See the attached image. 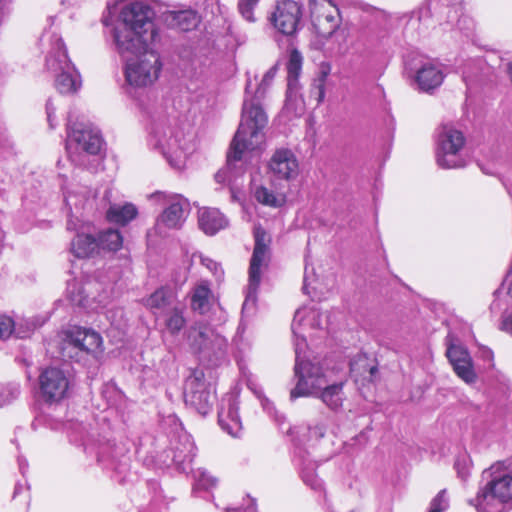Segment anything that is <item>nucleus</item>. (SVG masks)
<instances>
[{
  "instance_id": "9",
  "label": "nucleus",
  "mask_w": 512,
  "mask_h": 512,
  "mask_svg": "<svg viewBox=\"0 0 512 512\" xmlns=\"http://www.w3.org/2000/svg\"><path fill=\"white\" fill-rule=\"evenodd\" d=\"M255 246L249 267V284L246 290L245 300L242 305V313L249 315L256 306L257 291L261 281L262 267L267 265L268 244L265 231L257 227L254 230Z\"/></svg>"
},
{
  "instance_id": "29",
  "label": "nucleus",
  "mask_w": 512,
  "mask_h": 512,
  "mask_svg": "<svg viewBox=\"0 0 512 512\" xmlns=\"http://www.w3.org/2000/svg\"><path fill=\"white\" fill-rule=\"evenodd\" d=\"M302 55L297 50H292L287 63V93L291 95L297 90L298 77L302 69Z\"/></svg>"
},
{
  "instance_id": "47",
  "label": "nucleus",
  "mask_w": 512,
  "mask_h": 512,
  "mask_svg": "<svg viewBox=\"0 0 512 512\" xmlns=\"http://www.w3.org/2000/svg\"><path fill=\"white\" fill-rule=\"evenodd\" d=\"M430 18V7H420L417 11H414L411 15L409 22L414 24L416 22L423 23L427 26V21Z\"/></svg>"
},
{
  "instance_id": "49",
  "label": "nucleus",
  "mask_w": 512,
  "mask_h": 512,
  "mask_svg": "<svg viewBox=\"0 0 512 512\" xmlns=\"http://www.w3.org/2000/svg\"><path fill=\"white\" fill-rule=\"evenodd\" d=\"M500 329L510 335H512V311L505 312L502 315Z\"/></svg>"
},
{
  "instance_id": "54",
  "label": "nucleus",
  "mask_w": 512,
  "mask_h": 512,
  "mask_svg": "<svg viewBox=\"0 0 512 512\" xmlns=\"http://www.w3.org/2000/svg\"><path fill=\"white\" fill-rule=\"evenodd\" d=\"M249 501H250V503L247 505V507L244 510L229 509V510H227V512H256V507H255L254 501L252 499H250Z\"/></svg>"
},
{
  "instance_id": "15",
  "label": "nucleus",
  "mask_w": 512,
  "mask_h": 512,
  "mask_svg": "<svg viewBox=\"0 0 512 512\" xmlns=\"http://www.w3.org/2000/svg\"><path fill=\"white\" fill-rule=\"evenodd\" d=\"M275 75L276 68L272 67L265 72L260 82H258L256 76L254 77V82L250 77H248L245 87V97L242 107L241 122L244 121V114L246 108L249 111V114L253 117L256 116V111L259 110L264 114V117L266 119L263 125V129L265 128L268 122V117L263 107L261 106V100L265 97L267 90L272 85Z\"/></svg>"
},
{
  "instance_id": "57",
  "label": "nucleus",
  "mask_w": 512,
  "mask_h": 512,
  "mask_svg": "<svg viewBox=\"0 0 512 512\" xmlns=\"http://www.w3.org/2000/svg\"><path fill=\"white\" fill-rule=\"evenodd\" d=\"M376 371V367H371L370 368V374L373 375Z\"/></svg>"
},
{
  "instance_id": "45",
  "label": "nucleus",
  "mask_w": 512,
  "mask_h": 512,
  "mask_svg": "<svg viewBox=\"0 0 512 512\" xmlns=\"http://www.w3.org/2000/svg\"><path fill=\"white\" fill-rule=\"evenodd\" d=\"M256 2H252L249 0H240L238 4V9L243 18L249 22H254V14L253 10L256 6Z\"/></svg>"
},
{
  "instance_id": "23",
  "label": "nucleus",
  "mask_w": 512,
  "mask_h": 512,
  "mask_svg": "<svg viewBox=\"0 0 512 512\" xmlns=\"http://www.w3.org/2000/svg\"><path fill=\"white\" fill-rule=\"evenodd\" d=\"M198 223L200 229L213 236L228 226V220L223 213L216 208H203L199 210Z\"/></svg>"
},
{
  "instance_id": "27",
  "label": "nucleus",
  "mask_w": 512,
  "mask_h": 512,
  "mask_svg": "<svg viewBox=\"0 0 512 512\" xmlns=\"http://www.w3.org/2000/svg\"><path fill=\"white\" fill-rule=\"evenodd\" d=\"M138 210L132 203L112 204L106 212V217L109 222L119 225H126L136 218Z\"/></svg>"
},
{
  "instance_id": "34",
  "label": "nucleus",
  "mask_w": 512,
  "mask_h": 512,
  "mask_svg": "<svg viewBox=\"0 0 512 512\" xmlns=\"http://www.w3.org/2000/svg\"><path fill=\"white\" fill-rule=\"evenodd\" d=\"M463 80L466 84V102L467 109L472 108L475 104L478 90L479 80L477 75H472L466 68L463 71Z\"/></svg>"
},
{
  "instance_id": "38",
  "label": "nucleus",
  "mask_w": 512,
  "mask_h": 512,
  "mask_svg": "<svg viewBox=\"0 0 512 512\" xmlns=\"http://www.w3.org/2000/svg\"><path fill=\"white\" fill-rule=\"evenodd\" d=\"M106 318L118 331H123L127 324L124 309L122 307H111L106 311Z\"/></svg>"
},
{
  "instance_id": "40",
  "label": "nucleus",
  "mask_w": 512,
  "mask_h": 512,
  "mask_svg": "<svg viewBox=\"0 0 512 512\" xmlns=\"http://www.w3.org/2000/svg\"><path fill=\"white\" fill-rule=\"evenodd\" d=\"M301 477L303 482L310 486L314 490H318L322 488V481L318 478L315 473L314 467L303 466L301 468Z\"/></svg>"
},
{
  "instance_id": "21",
  "label": "nucleus",
  "mask_w": 512,
  "mask_h": 512,
  "mask_svg": "<svg viewBox=\"0 0 512 512\" xmlns=\"http://www.w3.org/2000/svg\"><path fill=\"white\" fill-rule=\"evenodd\" d=\"M269 171L278 179L291 180L298 176L299 163L295 154L287 148L277 149L269 161Z\"/></svg>"
},
{
  "instance_id": "10",
  "label": "nucleus",
  "mask_w": 512,
  "mask_h": 512,
  "mask_svg": "<svg viewBox=\"0 0 512 512\" xmlns=\"http://www.w3.org/2000/svg\"><path fill=\"white\" fill-rule=\"evenodd\" d=\"M102 351L101 335L89 328L80 326L70 327L65 331L62 355L78 359L83 355H96Z\"/></svg>"
},
{
  "instance_id": "51",
  "label": "nucleus",
  "mask_w": 512,
  "mask_h": 512,
  "mask_svg": "<svg viewBox=\"0 0 512 512\" xmlns=\"http://www.w3.org/2000/svg\"><path fill=\"white\" fill-rule=\"evenodd\" d=\"M481 353H482V366L487 363L488 367H493L494 366V364H493L494 355H493L492 350L489 349L488 347L482 345Z\"/></svg>"
},
{
  "instance_id": "12",
  "label": "nucleus",
  "mask_w": 512,
  "mask_h": 512,
  "mask_svg": "<svg viewBox=\"0 0 512 512\" xmlns=\"http://www.w3.org/2000/svg\"><path fill=\"white\" fill-rule=\"evenodd\" d=\"M185 403L194 408L199 414L206 415L215 402L212 386L205 381L204 372L194 369L187 377L184 390Z\"/></svg>"
},
{
  "instance_id": "39",
  "label": "nucleus",
  "mask_w": 512,
  "mask_h": 512,
  "mask_svg": "<svg viewBox=\"0 0 512 512\" xmlns=\"http://www.w3.org/2000/svg\"><path fill=\"white\" fill-rule=\"evenodd\" d=\"M67 295L73 305L85 306L87 297L84 295L80 285L76 282L69 283L67 287Z\"/></svg>"
},
{
  "instance_id": "6",
  "label": "nucleus",
  "mask_w": 512,
  "mask_h": 512,
  "mask_svg": "<svg viewBox=\"0 0 512 512\" xmlns=\"http://www.w3.org/2000/svg\"><path fill=\"white\" fill-rule=\"evenodd\" d=\"M150 202L162 207V213L157 217L155 231L159 235H165L168 230L180 229L190 212V203L181 194L164 191H156L148 196Z\"/></svg>"
},
{
  "instance_id": "31",
  "label": "nucleus",
  "mask_w": 512,
  "mask_h": 512,
  "mask_svg": "<svg viewBox=\"0 0 512 512\" xmlns=\"http://www.w3.org/2000/svg\"><path fill=\"white\" fill-rule=\"evenodd\" d=\"M97 246L98 252L103 251H117L122 247L123 237L116 229L109 228L98 234Z\"/></svg>"
},
{
  "instance_id": "59",
  "label": "nucleus",
  "mask_w": 512,
  "mask_h": 512,
  "mask_svg": "<svg viewBox=\"0 0 512 512\" xmlns=\"http://www.w3.org/2000/svg\"><path fill=\"white\" fill-rule=\"evenodd\" d=\"M50 427H51L52 429H57V428H58V426H57V425H54V424H50Z\"/></svg>"
},
{
  "instance_id": "42",
  "label": "nucleus",
  "mask_w": 512,
  "mask_h": 512,
  "mask_svg": "<svg viewBox=\"0 0 512 512\" xmlns=\"http://www.w3.org/2000/svg\"><path fill=\"white\" fill-rule=\"evenodd\" d=\"M217 480L206 471L199 470L195 474V488L209 490L216 485Z\"/></svg>"
},
{
  "instance_id": "16",
  "label": "nucleus",
  "mask_w": 512,
  "mask_h": 512,
  "mask_svg": "<svg viewBox=\"0 0 512 512\" xmlns=\"http://www.w3.org/2000/svg\"><path fill=\"white\" fill-rule=\"evenodd\" d=\"M302 4L295 0L277 3L270 21L274 28L285 36L295 35L301 28Z\"/></svg>"
},
{
  "instance_id": "30",
  "label": "nucleus",
  "mask_w": 512,
  "mask_h": 512,
  "mask_svg": "<svg viewBox=\"0 0 512 512\" xmlns=\"http://www.w3.org/2000/svg\"><path fill=\"white\" fill-rule=\"evenodd\" d=\"M498 383L497 406L502 410L503 414H512V386L502 374H495Z\"/></svg>"
},
{
  "instance_id": "37",
  "label": "nucleus",
  "mask_w": 512,
  "mask_h": 512,
  "mask_svg": "<svg viewBox=\"0 0 512 512\" xmlns=\"http://www.w3.org/2000/svg\"><path fill=\"white\" fill-rule=\"evenodd\" d=\"M69 430V437L71 442H80L81 445L84 446L85 450H88L93 444L91 435L86 432L85 427L82 424H71Z\"/></svg>"
},
{
  "instance_id": "52",
  "label": "nucleus",
  "mask_w": 512,
  "mask_h": 512,
  "mask_svg": "<svg viewBox=\"0 0 512 512\" xmlns=\"http://www.w3.org/2000/svg\"><path fill=\"white\" fill-rule=\"evenodd\" d=\"M254 393L260 400L263 409L270 412L272 409V403L269 401V399L263 395V392L261 390H254Z\"/></svg>"
},
{
  "instance_id": "61",
  "label": "nucleus",
  "mask_w": 512,
  "mask_h": 512,
  "mask_svg": "<svg viewBox=\"0 0 512 512\" xmlns=\"http://www.w3.org/2000/svg\"><path fill=\"white\" fill-rule=\"evenodd\" d=\"M495 307H496V303L494 302V303L491 305V309L493 310V309H495Z\"/></svg>"
},
{
  "instance_id": "22",
  "label": "nucleus",
  "mask_w": 512,
  "mask_h": 512,
  "mask_svg": "<svg viewBox=\"0 0 512 512\" xmlns=\"http://www.w3.org/2000/svg\"><path fill=\"white\" fill-rule=\"evenodd\" d=\"M444 77L443 66L428 61L417 70L415 80L421 91L431 92L442 84Z\"/></svg>"
},
{
  "instance_id": "50",
  "label": "nucleus",
  "mask_w": 512,
  "mask_h": 512,
  "mask_svg": "<svg viewBox=\"0 0 512 512\" xmlns=\"http://www.w3.org/2000/svg\"><path fill=\"white\" fill-rule=\"evenodd\" d=\"M55 111H56V107L54 106L53 101L51 99H48L46 102V114H47V121H48L49 127L51 129H54L57 125L54 122Z\"/></svg>"
},
{
  "instance_id": "44",
  "label": "nucleus",
  "mask_w": 512,
  "mask_h": 512,
  "mask_svg": "<svg viewBox=\"0 0 512 512\" xmlns=\"http://www.w3.org/2000/svg\"><path fill=\"white\" fill-rule=\"evenodd\" d=\"M449 502L446 495V490H441L436 497L432 500L428 512H443L448 508Z\"/></svg>"
},
{
  "instance_id": "11",
  "label": "nucleus",
  "mask_w": 512,
  "mask_h": 512,
  "mask_svg": "<svg viewBox=\"0 0 512 512\" xmlns=\"http://www.w3.org/2000/svg\"><path fill=\"white\" fill-rule=\"evenodd\" d=\"M67 134V149L75 145L76 150L90 155H97L102 149L103 139L99 130L91 124L74 121L72 112L68 114Z\"/></svg>"
},
{
  "instance_id": "26",
  "label": "nucleus",
  "mask_w": 512,
  "mask_h": 512,
  "mask_svg": "<svg viewBox=\"0 0 512 512\" xmlns=\"http://www.w3.org/2000/svg\"><path fill=\"white\" fill-rule=\"evenodd\" d=\"M212 293L209 284L201 281L197 284L191 293V308L200 314H205L211 307Z\"/></svg>"
},
{
  "instance_id": "20",
  "label": "nucleus",
  "mask_w": 512,
  "mask_h": 512,
  "mask_svg": "<svg viewBox=\"0 0 512 512\" xmlns=\"http://www.w3.org/2000/svg\"><path fill=\"white\" fill-rule=\"evenodd\" d=\"M218 423L222 430L232 437H239L242 433V422L239 415V400L234 395L222 399L218 412Z\"/></svg>"
},
{
  "instance_id": "8",
  "label": "nucleus",
  "mask_w": 512,
  "mask_h": 512,
  "mask_svg": "<svg viewBox=\"0 0 512 512\" xmlns=\"http://www.w3.org/2000/svg\"><path fill=\"white\" fill-rule=\"evenodd\" d=\"M465 146L463 133L452 126H443L436 140V163L443 169L465 167L467 162L462 152Z\"/></svg>"
},
{
  "instance_id": "2",
  "label": "nucleus",
  "mask_w": 512,
  "mask_h": 512,
  "mask_svg": "<svg viewBox=\"0 0 512 512\" xmlns=\"http://www.w3.org/2000/svg\"><path fill=\"white\" fill-rule=\"evenodd\" d=\"M331 324V315L328 312H320L318 309L310 307H302L295 312L291 325L295 338L294 378L296 379V385L290 391L292 401L299 397H315L326 385L327 378L322 367L302 358V353L307 347L302 332L306 327L329 329Z\"/></svg>"
},
{
  "instance_id": "14",
  "label": "nucleus",
  "mask_w": 512,
  "mask_h": 512,
  "mask_svg": "<svg viewBox=\"0 0 512 512\" xmlns=\"http://www.w3.org/2000/svg\"><path fill=\"white\" fill-rule=\"evenodd\" d=\"M310 12L311 23L319 36L330 37L339 27V10L331 0H311Z\"/></svg>"
},
{
  "instance_id": "36",
  "label": "nucleus",
  "mask_w": 512,
  "mask_h": 512,
  "mask_svg": "<svg viewBox=\"0 0 512 512\" xmlns=\"http://www.w3.org/2000/svg\"><path fill=\"white\" fill-rule=\"evenodd\" d=\"M462 0H431L430 6L436 8L437 6L448 8L447 22L454 23L458 21L459 12L461 11Z\"/></svg>"
},
{
  "instance_id": "5",
  "label": "nucleus",
  "mask_w": 512,
  "mask_h": 512,
  "mask_svg": "<svg viewBox=\"0 0 512 512\" xmlns=\"http://www.w3.org/2000/svg\"><path fill=\"white\" fill-rule=\"evenodd\" d=\"M50 49L46 57L47 69L55 74V87L62 94L76 92L81 79L75 66L68 58L67 49L61 36L53 33L49 37Z\"/></svg>"
},
{
  "instance_id": "4",
  "label": "nucleus",
  "mask_w": 512,
  "mask_h": 512,
  "mask_svg": "<svg viewBox=\"0 0 512 512\" xmlns=\"http://www.w3.org/2000/svg\"><path fill=\"white\" fill-rule=\"evenodd\" d=\"M148 142L164 156L173 169L178 171L185 168L187 157L194 150L191 137H187L177 127L175 120L172 123L165 116L152 121Z\"/></svg>"
},
{
  "instance_id": "25",
  "label": "nucleus",
  "mask_w": 512,
  "mask_h": 512,
  "mask_svg": "<svg viewBox=\"0 0 512 512\" xmlns=\"http://www.w3.org/2000/svg\"><path fill=\"white\" fill-rule=\"evenodd\" d=\"M343 386V382L333 384L327 382L315 397L319 398L329 409L337 411L342 407L345 400Z\"/></svg>"
},
{
  "instance_id": "60",
  "label": "nucleus",
  "mask_w": 512,
  "mask_h": 512,
  "mask_svg": "<svg viewBox=\"0 0 512 512\" xmlns=\"http://www.w3.org/2000/svg\"><path fill=\"white\" fill-rule=\"evenodd\" d=\"M18 490H19V486H16L15 491H14V496L18 493Z\"/></svg>"
},
{
  "instance_id": "35",
  "label": "nucleus",
  "mask_w": 512,
  "mask_h": 512,
  "mask_svg": "<svg viewBox=\"0 0 512 512\" xmlns=\"http://www.w3.org/2000/svg\"><path fill=\"white\" fill-rule=\"evenodd\" d=\"M20 395V384L0 383V407L11 404Z\"/></svg>"
},
{
  "instance_id": "58",
  "label": "nucleus",
  "mask_w": 512,
  "mask_h": 512,
  "mask_svg": "<svg viewBox=\"0 0 512 512\" xmlns=\"http://www.w3.org/2000/svg\"><path fill=\"white\" fill-rule=\"evenodd\" d=\"M17 336L20 337V338H24L26 335L24 334H21L20 332H16Z\"/></svg>"
},
{
  "instance_id": "46",
  "label": "nucleus",
  "mask_w": 512,
  "mask_h": 512,
  "mask_svg": "<svg viewBox=\"0 0 512 512\" xmlns=\"http://www.w3.org/2000/svg\"><path fill=\"white\" fill-rule=\"evenodd\" d=\"M15 329L14 321L8 316H0V339L8 338Z\"/></svg>"
},
{
  "instance_id": "53",
  "label": "nucleus",
  "mask_w": 512,
  "mask_h": 512,
  "mask_svg": "<svg viewBox=\"0 0 512 512\" xmlns=\"http://www.w3.org/2000/svg\"><path fill=\"white\" fill-rule=\"evenodd\" d=\"M311 285V281H310V272H309V268L308 266L306 265L305 266V272H304V283H303V292L305 294H310V290H309V287Z\"/></svg>"
},
{
  "instance_id": "55",
  "label": "nucleus",
  "mask_w": 512,
  "mask_h": 512,
  "mask_svg": "<svg viewBox=\"0 0 512 512\" xmlns=\"http://www.w3.org/2000/svg\"><path fill=\"white\" fill-rule=\"evenodd\" d=\"M479 499H480V488H478V490L476 492V498L469 500V504L473 505L476 508L477 512L480 511V500Z\"/></svg>"
},
{
  "instance_id": "7",
  "label": "nucleus",
  "mask_w": 512,
  "mask_h": 512,
  "mask_svg": "<svg viewBox=\"0 0 512 512\" xmlns=\"http://www.w3.org/2000/svg\"><path fill=\"white\" fill-rule=\"evenodd\" d=\"M86 202L84 196L80 197L72 192L65 194V204L70 211L67 230L77 231L71 241V253L77 258H88L99 253L96 238L87 232L88 228L81 224L79 219L80 211L84 209Z\"/></svg>"
},
{
  "instance_id": "41",
  "label": "nucleus",
  "mask_w": 512,
  "mask_h": 512,
  "mask_svg": "<svg viewBox=\"0 0 512 512\" xmlns=\"http://www.w3.org/2000/svg\"><path fill=\"white\" fill-rule=\"evenodd\" d=\"M330 73V66L328 64H322L320 67V74L317 78L316 87H315V93L317 95V102L321 103L324 100L325 97V81L327 76Z\"/></svg>"
},
{
  "instance_id": "24",
  "label": "nucleus",
  "mask_w": 512,
  "mask_h": 512,
  "mask_svg": "<svg viewBox=\"0 0 512 512\" xmlns=\"http://www.w3.org/2000/svg\"><path fill=\"white\" fill-rule=\"evenodd\" d=\"M176 304V297L173 291L166 287H161L152 293L147 299L145 305L152 310L158 317L168 311Z\"/></svg>"
},
{
  "instance_id": "48",
  "label": "nucleus",
  "mask_w": 512,
  "mask_h": 512,
  "mask_svg": "<svg viewBox=\"0 0 512 512\" xmlns=\"http://www.w3.org/2000/svg\"><path fill=\"white\" fill-rule=\"evenodd\" d=\"M201 263L207 267L215 276L217 279H221L223 276V270L221 269L220 265L215 262L213 259L209 257H200Z\"/></svg>"
},
{
  "instance_id": "33",
  "label": "nucleus",
  "mask_w": 512,
  "mask_h": 512,
  "mask_svg": "<svg viewBox=\"0 0 512 512\" xmlns=\"http://www.w3.org/2000/svg\"><path fill=\"white\" fill-rule=\"evenodd\" d=\"M255 199L266 206L277 208L284 204L285 198L281 194H275L264 186H258L254 190Z\"/></svg>"
},
{
  "instance_id": "13",
  "label": "nucleus",
  "mask_w": 512,
  "mask_h": 512,
  "mask_svg": "<svg viewBox=\"0 0 512 512\" xmlns=\"http://www.w3.org/2000/svg\"><path fill=\"white\" fill-rule=\"evenodd\" d=\"M188 340L195 352L209 359L222 357L227 346L226 339L208 326L191 328Z\"/></svg>"
},
{
  "instance_id": "43",
  "label": "nucleus",
  "mask_w": 512,
  "mask_h": 512,
  "mask_svg": "<svg viewBox=\"0 0 512 512\" xmlns=\"http://www.w3.org/2000/svg\"><path fill=\"white\" fill-rule=\"evenodd\" d=\"M455 468L459 478L465 482L470 474L471 468V461L469 457L466 455L459 456L455 462Z\"/></svg>"
},
{
  "instance_id": "56",
  "label": "nucleus",
  "mask_w": 512,
  "mask_h": 512,
  "mask_svg": "<svg viewBox=\"0 0 512 512\" xmlns=\"http://www.w3.org/2000/svg\"><path fill=\"white\" fill-rule=\"evenodd\" d=\"M18 464H19V469H20L21 473L24 474L25 468L27 467L26 460L22 459V458H18Z\"/></svg>"
},
{
  "instance_id": "32",
  "label": "nucleus",
  "mask_w": 512,
  "mask_h": 512,
  "mask_svg": "<svg viewBox=\"0 0 512 512\" xmlns=\"http://www.w3.org/2000/svg\"><path fill=\"white\" fill-rule=\"evenodd\" d=\"M162 315H165L166 329L173 335L179 333L186 324L183 308L177 303Z\"/></svg>"
},
{
  "instance_id": "28",
  "label": "nucleus",
  "mask_w": 512,
  "mask_h": 512,
  "mask_svg": "<svg viewBox=\"0 0 512 512\" xmlns=\"http://www.w3.org/2000/svg\"><path fill=\"white\" fill-rule=\"evenodd\" d=\"M196 456V446L189 435L180 437V445L174 449L173 461L177 465L190 464Z\"/></svg>"
},
{
  "instance_id": "1",
  "label": "nucleus",
  "mask_w": 512,
  "mask_h": 512,
  "mask_svg": "<svg viewBox=\"0 0 512 512\" xmlns=\"http://www.w3.org/2000/svg\"><path fill=\"white\" fill-rule=\"evenodd\" d=\"M155 13L150 1L130 0L120 6L114 22L104 21L112 49L125 61L126 82L134 87L152 85L163 68Z\"/></svg>"
},
{
  "instance_id": "18",
  "label": "nucleus",
  "mask_w": 512,
  "mask_h": 512,
  "mask_svg": "<svg viewBox=\"0 0 512 512\" xmlns=\"http://www.w3.org/2000/svg\"><path fill=\"white\" fill-rule=\"evenodd\" d=\"M490 480L482 490V498L491 496L502 503L512 500V473L507 470L503 462H497L485 470Z\"/></svg>"
},
{
  "instance_id": "19",
  "label": "nucleus",
  "mask_w": 512,
  "mask_h": 512,
  "mask_svg": "<svg viewBox=\"0 0 512 512\" xmlns=\"http://www.w3.org/2000/svg\"><path fill=\"white\" fill-rule=\"evenodd\" d=\"M452 334L446 337V356L453 366L455 373L467 384L474 383L476 374L473 370L470 355L465 347L457 343Z\"/></svg>"
},
{
  "instance_id": "17",
  "label": "nucleus",
  "mask_w": 512,
  "mask_h": 512,
  "mask_svg": "<svg viewBox=\"0 0 512 512\" xmlns=\"http://www.w3.org/2000/svg\"><path fill=\"white\" fill-rule=\"evenodd\" d=\"M41 398L47 403H58L65 399L69 391V379L57 367H48L39 376Z\"/></svg>"
},
{
  "instance_id": "3",
  "label": "nucleus",
  "mask_w": 512,
  "mask_h": 512,
  "mask_svg": "<svg viewBox=\"0 0 512 512\" xmlns=\"http://www.w3.org/2000/svg\"><path fill=\"white\" fill-rule=\"evenodd\" d=\"M266 119L264 114L257 110L256 116L249 114L246 109L244 121L240 122L238 130L232 140L227 155L226 167L215 174L217 183H230L236 177V164L242 160L244 153L254 152L261 148L264 142L263 125Z\"/></svg>"
}]
</instances>
